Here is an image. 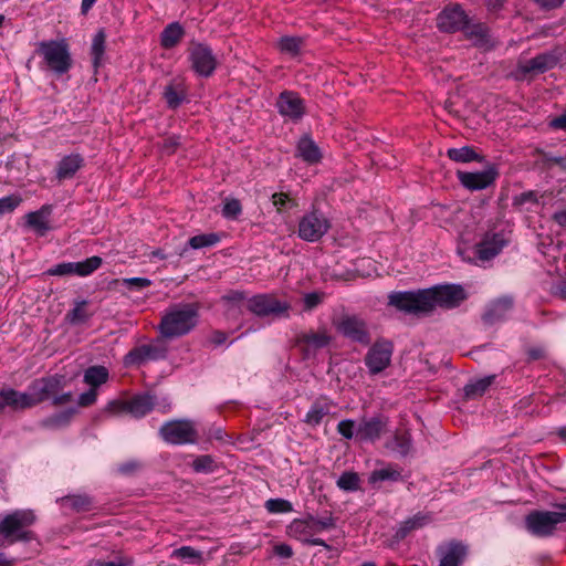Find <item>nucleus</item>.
Listing matches in <instances>:
<instances>
[{"instance_id": "nucleus-1", "label": "nucleus", "mask_w": 566, "mask_h": 566, "mask_svg": "<svg viewBox=\"0 0 566 566\" xmlns=\"http://www.w3.org/2000/svg\"><path fill=\"white\" fill-rule=\"evenodd\" d=\"M389 305L407 314H428L436 307L453 310L468 298V293L460 284H438L417 291L391 292Z\"/></svg>"}, {"instance_id": "nucleus-2", "label": "nucleus", "mask_w": 566, "mask_h": 566, "mask_svg": "<svg viewBox=\"0 0 566 566\" xmlns=\"http://www.w3.org/2000/svg\"><path fill=\"white\" fill-rule=\"evenodd\" d=\"M198 318L199 306L196 303H179L166 311L158 328L163 337L172 339L190 333Z\"/></svg>"}, {"instance_id": "nucleus-3", "label": "nucleus", "mask_w": 566, "mask_h": 566, "mask_svg": "<svg viewBox=\"0 0 566 566\" xmlns=\"http://www.w3.org/2000/svg\"><path fill=\"white\" fill-rule=\"evenodd\" d=\"M36 521L35 513L30 510H14L0 520V546H10L18 542L30 543L35 533L29 530Z\"/></svg>"}, {"instance_id": "nucleus-4", "label": "nucleus", "mask_w": 566, "mask_h": 566, "mask_svg": "<svg viewBox=\"0 0 566 566\" xmlns=\"http://www.w3.org/2000/svg\"><path fill=\"white\" fill-rule=\"evenodd\" d=\"M558 511H531L524 518L525 530L533 536H553L557 525L566 522V503H556Z\"/></svg>"}, {"instance_id": "nucleus-5", "label": "nucleus", "mask_w": 566, "mask_h": 566, "mask_svg": "<svg viewBox=\"0 0 566 566\" xmlns=\"http://www.w3.org/2000/svg\"><path fill=\"white\" fill-rule=\"evenodd\" d=\"M36 53L43 57L48 69L57 75L67 73L72 67L73 61L65 40L41 41Z\"/></svg>"}, {"instance_id": "nucleus-6", "label": "nucleus", "mask_w": 566, "mask_h": 566, "mask_svg": "<svg viewBox=\"0 0 566 566\" xmlns=\"http://www.w3.org/2000/svg\"><path fill=\"white\" fill-rule=\"evenodd\" d=\"M331 228V219L316 206H312L298 220L297 237L305 242H318Z\"/></svg>"}, {"instance_id": "nucleus-7", "label": "nucleus", "mask_w": 566, "mask_h": 566, "mask_svg": "<svg viewBox=\"0 0 566 566\" xmlns=\"http://www.w3.org/2000/svg\"><path fill=\"white\" fill-rule=\"evenodd\" d=\"M158 434L168 444H196L199 434L191 419H175L166 421L159 428Z\"/></svg>"}, {"instance_id": "nucleus-8", "label": "nucleus", "mask_w": 566, "mask_h": 566, "mask_svg": "<svg viewBox=\"0 0 566 566\" xmlns=\"http://www.w3.org/2000/svg\"><path fill=\"white\" fill-rule=\"evenodd\" d=\"M156 405V397L149 392L133 396L129 400H112L106 409L113 413L127 412L139 419L148 415Z\"/></svg>"}, {"instance_id": "nucleus-9", "label": "nucleus", "mask_w": 566, "mask_h": 566, "mask_svg": "<svg viewBox=\"0 0 566 566\" xmlns=\"http://www.w3.org/2000/svg\"><path fill=\"white\" fill-rule=\"evenodd\" d=\"M247 308L258 317H289L291 305L271 294H258L248 300Z\"/></svg>"}, {"instance_id": "nucleus-10", "label": "nucleus", "mask_w": 566, "mask_h": 566, "mask_svg": "<svg viewBox=\"0 0 566 566\" xmlns=\"http://www.w3.org/2000/svg\"><path fill=\"white\" fill-rule=\"evenodd\" d=\"M188 53L191 69L196 74L202 77H209L213 74L217 69V57L208 44L192 41Z\"/></svg>"}, {"instance_id": "nucleus-11", "label": "nucleus", "mask_w": 566, "mask_h": 566, "mask_svg": "<svg viewBox=\"0 0 566 566\" xmlns=\"http://www.w3.org/2000/svg\"><path fill=\"white\" fill-rule=\"evenodd\" d=\"M394 344L390 340H376L368 349L364 361L370 375L382 373L391 363Z\"/></svg>"}, {"instance_id": "nucleus-12", "label": "nucleus", "mask_w": 566, "mask_h": 566, "mask_svg": "<svg viewBox=\"0 0 566 566\" xmlns=\"http://www.w3.org/2000/svg\"><path fill=\"white\" fill-rule=\"evenodd\" d=\"M102 258L93 255L80 262H62L46 271V274L52 276H87L91 275L102 265Z\"/></svg>"}, {"instance_id": "nucleus-13", "label": "nucleus", "mask_w": 566, "mask_h": 566, "mask_svg": "<svg viewBox=\"0 0 566 566\" xmlns=\"http://www.w3.org/2000/svg\"><path fill=\"white\" fill-rule=\"evenodd\" d=\"M336 329L340 335L354 343L367 346L371 342L366 323L355 315L342 317L336 324Z\"/></svg>"}, {"instance_id": "nucleus-14", "label": "nucleus", "mask_w": 566, "mask_h": 566, "mask_svg": "<svg viewBox=\"0 0 566 566\" xmlns=\"http://www.w3.org/2000/svg\"><path fill=\"white\" fill-rule=\"evenodd\" d=\"M560 61V53L557 50L546 51L536 56L520 62L517 65L518 74H542L554 69Z\"/></svg>"}, {"instance_id": "nucleus-15", "label": "nucleus", "mask_w": 566, "mask_h": 566, "mask_svg": "<svg viewBox=\"0 0 566 566\" xmlns=\"http://www.w3.org/2000/svg\"><path fill=\"white\" fill-rule=\"evenodd\" d=\"M457 176L464 188L476 191L491 186L499 176V171L494 165H489L482 171L469 172L459 170Z\"/></svg>"}, {"instance_id": "nucleus-16", "label": "nucleus", "mask_w": 566, "mask_h": 566, "mask_svg": "<svg viewBox=\"0 0 566 566\" xmlns=\"http://www.w3.org/2000/svg\"><path fill=\"white\" fill-rule=\"evenodd\" d=\"M167 347L161 344H144L134 347L124 357L125 366H139L148 360H160L166 358Z\"/></svg>"}, {"instance_id": "nucleus-17", "label": "nucleus", "mask_w": 566, "mask_h": 566, "mask_svg": "<svg viewBox=\"0 0 566 566\" xmlns=\"http://www.w3.org/2000/svg\"><path fill=\"white\" fill-rule=\"evenodd\" d=\"M468 15L459 4L444 8L437 18V25L440 31L453 33L463 31L468 24Z\"/></svg>"}, {"instance_id": "nucleus-18", "label": "nucleus", "mask_w": 566, "mask_h": 566, "mask_svg": "<svg viewBox=\"0 0 566 566\" xmlns=\"http://www.w3.org/2000/svg\"><path fill=\"white\" fill-rule=\"evenodd\" d=\"M388 426V417L378 413L370 418H363L358 422L357 440L360 442H375L380 439Z\"/></svg>"}, {"instance_id": "nucleus-19", "label": "nucleus", "mask_w": 566, "mask_h": 566, "mask_svg": "<svg viewBox=\"0 0 566 566\" xmlns=\"http://www.w3.org/2000/svg\"><path fill=\"white\" fill-rule=\"evenodd\" d=\"M29 396L25 391H19L4 386L0 389V413H18L28 410Z\"/></svg>"}, {"instance_id": "nucleus-20", "label": "nucleus", "mask_w": 566, "mask_h": 566, "mask_svg": "<svg viewBox=\"0 0 566 566\" xmlns=\"http://www.w3.org/2000/svg\"><path fill=\"white\" fill-rule=\"evenodd\" d=\"M514 298L511 295H503L492 301L485 308L482 321L486 325H494L504 322L513 310Z\"/></svg>"}, {"instance_id": "nucleus-21", "label": "nucleus", "mask_w": 566, "mask_h": 566, "mask_svg": "<svg viewBox=\"0 0 566 566\" xmlns=\"http://www.w3.org/2000/svg\"><path fill=\"white\" fill-rule=\"evenodd\" d=\"M507 244L502 233H486L481 242L475 244L474 253L478 260L485 262L495 258Z\"/></svg>"}, {"instance_id": "nucleus-22", "label": "nucleus", "mask_w": 566, "mask_h": 566, "mask_svg": "<svg viewBox=\"0 0 566 566\" xmlns=\"http://www.w3.org/2000/svg\"><path fill=\"white\" fill-rule=\"evenodd\" d=\"M437 554L440 556L439 566H461L468 554V546L462 542L451 541L438 546Z\"/></svg>"}, {"instance_id": "nucleus-23", "label": "nucleus", "mask_w": 566, "mask_h": 566, "mask_svg": "<svg viewBox=\"0 0 566 566\" xmlns=\"http://www.w3.org/2000/svg\"><path fill=\"white\" fill-rule=\"evenodd\" d=\"M331 337L326 333H303L297 336L296 345L302 347L303 357L305 359L311 358L315 355L317 349L328 346Z\"/></svg>"}, {"instance_id": "nucleus-24", "label": "nucleus", "mask_w": 566, "mask_h": 566, "mask_svg": "<svg viewBox=\"0 0 566 566\" xmlns=\"http://www.w3.org/2000/svg\"><path fill=\"white\" fill-rule=\"evenodd\" d=\"M84 165L85 159L81 154L73 153L63 156L56 164L55 177L59 181L72 179Z\"/></svg>"}, {"instance_id": "nucleus-25", "label": "nucleus", "mask_w": 566, "mask_h": 566, "mask_svg": "<svg viewBox=\"0 0 566 566\" xmlns=\"http://www.w3.org/2000/svg\"><path fill=\"white\" fill-rule=\"evenodd\" d=\"M289 532L291 535L298 536L302 538L306 544L312 546H323L326 549H332V546H329L323 538L319 537H306L311 533H313V525L311 524V521L308 520V515L305 518H295L291 522L289 526Z\"/></svg>"}, {"instance_id": "nucleus-26", "label": "nucleus", "mask_w": 566, "mask_h": 566, "mask_svg": "<svg viewBox=\"0 0 566 566\" xmlns=\"http://www.w3.org/2000/svg\"><path fill=\"white\" fill-rule=\"evenodd\" d=\"M401 469L397 464H387L382 468L375 469L368 476V483L376 489L381 486L382 482L402 481Z\"/></svg>"}, {"instance_id": "nucleus-27", "label": "nucleus", "mask_w": 566, "mask_h": 566, "mask_svg": "<svg viewBox=\"0 0 566 566\" xmlns=\"http://www.w3.org/2000/svg\"><path fill=\"white\" fill-rule=\"evenodd\" d=\"M296 153L303 161L308 165H316L322 159V151L318 145L310 135H303L296 145Z\"/></svg>"}, {"instance_id": "nucleus-28", "label": "nucleus", "mask_w": 566, "mask_h": 566, "mask_svg": "<svg viewBox=\"0 0 566 566\" xmlns=\"http://www.w3.org/2000/svg\"><path fill=\"white\" fill-rule=\"evenodd\" d=\"M163 96L168 106H178L182 103H190L187 98V86L182 78H172L165 86Z\"/></svg>"}, {"instance_id": "nucleus-29", "label": "nucleus", "mask_w": 566, "mask_h": 566, "mask_svg": "<svg viewBox=\"0 0 566 566\" xmlns=\"http://www.w3.org/2000/svg\"><path fill=\"white\" fill-rule=\"evenodd\" d=\"M53 211L52 205H43L39 210L31 211L27 214V223L33 228L40 235H44L51 230L49 218Z\"/></svg>"}, {"instance_id": "nucleus-30", "label": "nucleus", "mask_w": 566, "mask_h": 566, "mask_svg": "<svg viewBox=\"0 0 566 566\" xmlns=\"http://www.w3.org/2000/svg\"><path fill=\"white\" fill-rule=\"evenodd\" d=\"M106 32L102 28L94 34L92 39L90 55L95 72H97V70L104 65L106 61Z\"/></svg>"}, {"instance_id": "nucleus-31", "label": "nucleus", "mask_w": 566, "mask_h": 566, "mask_svg": "<svg viewBox=\"0 0 566 566\" xmlns=\"http://www.w3.org/2000/svg\"><path fill=\"white\" fill-rule=\"evenodd\" d=\"M431 521V516L428 513L418 512L412 517L403 521L396 531L395 537L397 539L406 538L412 531L418 530L427 525Z\"/></svg>"}, {"instance_id": "nucleus-32", "label": "nucleus", "mask_w": 566, "mask_h": 566, "mask_svg": "<svg viewBox=\"0 0 566 566\" xmlns=\"http://www.w3.org/2000/svg\"><path fill=\"white\" fill-rule=\"evenodd\" d=\"M62 507H70L73 512L83 513L93 509V499L87 494H71L57 499Z\"/></svg>"}, {"instance_id": "nucleus-33", "label": "nucleus", "mask_w": 566, "mask_h": 566, "mask_svg": "<svg viewBox=\"0 0 566 566\" xmlns=\"http://www.w3.org/2000/svg\"><path fill=\"white\" fill-rule=\"evenodd\" d=\"M87 305V300H75L73 308L65 314L64 321L72 326H78L87 323L93 315L86 311Z\"/></svg>"}, {"instance_id": "nucleus-34", "label": "nucleus", "mask_w": 566, "mask_h": 566, "mask_svg": "<svg viewBox=\"0 0 566 566\" xmlns=\"http://www.w3.org/2000/svg\"><path fill=\"white\" fill-rule=\"evenodd\" d=\"M76 412L74 407L55 412L40 421V427L49 430H57L70 424L72 417Z\"/></svg>"}, {"instance_id": "nucleus-35", "label": "nucleus", "mask_w": 566, "mask_h": 566, "mask_svg": "<svg viewBox=\"0 0 566 566\" xmlns=\"http://www.w3.org/2000/svg\"><path fill=\"white\" fill-rule=\"evenodd\" d=\"M496 375H489L468 382L463 387L464 398L468 400L482 397L489 387L494 382Z\"/></svg>"}, {"instance_id": "nucleus-36", "label": "nucleus", "mask_w": 566, "mask_h": 566, "mask_svg": "<svg viewBox=\"0 0 566 566\" xmlns=\"http://www.w3.org/2000/svg\"><path fill=\"white\" fill-rule=\"evenodd\" d=\"M185 30L179 22L169 23L160 34V45L165 49L176 46L182 39Z\"/></svg>"}, {"instance_id": "nucleus-37", "label": "nucleus", "mask_w": 566, "mask_h": 566, "mask_svg": "<svg viewBox=\"0 0 566 566\" xmlns=\"http://www.w3.org/2000/svg\"><path fill=\"white\" fill-rule=\"evenodd\" d=\"M463 31L467 38L472 40L476 46H485L490 42L489 28L483 23L470 24L468 21Z\"/></svg>"}, {"instance_id": "nucleus-38", "label": "nucleus", "mask_w": 566, "mask_h": 566, "mask_svg": "<svg viewBox=\"0 0 566 566\" xmlns=\"http://www.w3.org/2000/svg\"><path fill=\"white\" fill-rule=\"evenodd\" d=\"M221 240V237L219 233L210 232V233H201L198 235H193L189 238L187 242V247L184 248L181 251V255L187 251L188 248H191L193 250H199L203 248H210L219 243Z\"/></svg>"}, {"instance_id": "nucleus-39", "label": "nucleus", "mask_w": 566, "mask_h": 566, "mask_svg": "<svg viewBox=\"0 0 566 566\" xmlns=\"http://www.w3.org/2000/svg\"><path fill=\"white\" fill-rule=\"evenodd\" d=\"M447 155L451 160L455 163H471L483 160V156L479 155L472 146L449 148Z\"/></svg>"}, {"instance_id": "nucleus-40", "label": "nucleus", "mask_w": 566, "mask_h": 566, "mask_svg": "<svg viewBox=\"0 0 566 566\" xmlns=\"http://www.w3.org/2000/svg\"><path fill=\"white\" fill-rule=\"evenodd\" d=\"M108 376L109 374L106 367L101 365L91 366L84 373V382L91 387L97 388L107 381Z\"/></svg>"}, {"instance_id": "nucleus-41", "label": "nucleus", "mask_w": 566, "mask_h": 566, "mask_svg": "<svg viewBox=\"0 0 566 566\" xmlns=\"http://www.w3.org/2000/svg\"><path fill=\"white\" fill-rule=\"evenodd\" d=\"M171 557L185 560L191 565H200L203 560V552L191 546H181L172 551Z\"/></svg>"}, {"instance_id": "nucleus-42", "label": "nucleus", "mask_w": 566, "mask_h": 566, "mask_svg": "<svg viewBox=\"0 0 566 566\" xmlns=\"http://www.w3.org/2000/svg\"><path fill=\"white\" fill-rule=\"evenodd\" d=\"M360 478L354 471H344L336 481V485L344 492H356L361 490Z\"/></svg>"}, {"instance_id": "nucleus-43", "label": "nucleus", "mask_w": 566, "mask_h": 566, "mask_svg": "<svg viewBox=\"0 0 566 566\" xmlns=\"http://www.w3.org/2000/svg\"><path fill=\"white\" fill-rule=\"evenodd\" d=\"M29 390H30V392H28V396H29L28 408L29 409L40 405L41 402H43V401H45L48 399H50L48 394H46V390L44 388V385H43V381L41 380V378L33 380L29 385Z\"/></svg>"}, {"instance_id": "nucleus-44", "label": "nucleus", "mask_w": 566, "mask_h": 566, "mask_svg": "<svg viewBox=\"0 0 566 566\" xmlns=\"http://www.w3.org/2000/svg\"><path fill=\"white\" fill-rule=\"evenodd\" d=\"M303 43L304 40L301 36H282L277 45L282 53L296 56L300 54Z\"/></svg>"}, {"instance_id": "nucleus-45", "label": "nucleus", "mask_w": 566, "mask_h": 566, "mask_svg": "<svg viewBox=\"0 0 566 566\" xmlns=\"http://www.w3.org/2000/svg\"><path fill=\"white\" fill-rule=\"evenodd\" d=\"M191 468L197 473L209 474L213 473L217 470L218 465L212 455L202 454L193 459Z\"/></svg>"}, {"instance_id": "nucleus-46", "label": "nucleus", "mask_w": 566, "mask_h": 566, "mask_svg": "<svg viewBox=\"0 0 566 566\" xmlns=\"http://www.w3.org/2000/svg\"><path fill=\"white\" fill-rule=\"evenodd\" d=\"M44 388L49 398L53 399V397L59 394L66 385V378L64 375L55 374L48 377H42Z\"/></svg>"}, {"instance_id": "nucleus-47", "label": "nucleus", "mask_w": 566, "mask_h": 566, "mask_svg": "<svg viewBox=\"0 0 566 566\" xmlns=\"http://www.w3.org/2000/svg\"><path fill=\"white\" fill-rule=\"evenodd\" d=\"M328 412L329 408L327 405L315 401L307 411L304 421L312 427H316Z\"/></svg>"}, {"instance_id": "nucleus-48", "label": "nucleus", "mask_w": 566, "mask_h": 566, "mask_svg": "<svg viewBox=\"0 0 566 566\" xmlns=\"http://www.w3.org/2000/svg\"><path fill=\"white\" fill-rule=\"evenodd\" d=\"M308 520L311 521V524L313 525L314 532L333 530L336 527V520L333 516L332 512H325V515L319 516V517L315 516L313 514H308Z\"/></svg>"}, {"instance_id": "nucleus-49", "label": "nucleus", "mask_w": 566, "mask_h": 566, "mask_svg": "<svg viewBox=\"0 0 566 566\" xmlns=\"http://www.w3.org/2000/svg\"><path fill=\"white\" fill-rule=\"evenodd\" d=\"M114 285H120L123 287H126L130 291H142L145 287H148L151 285V281L147 277H126L122 280H114L112 282Z\"/></svg>"}, {"instance_id": "nucleus-50", "label": "nucleus", "mask_w": 566, "mask_h": 566, "mask_svg": "<svg viewBox=\"0 0 566 566\" xmlns=\"http://www.w3.org/2000/svg\"><path fill=\"white\" fill-rule=\"evenodd\" d=\"M22 201V197L19 193H11L0 198V219L6 214L12 213Z\"/></svg>"}, {"instance_id": "nucleus-51", "label": "nucleus", "mask_w": 566, "mask_h": 566, "mask_svg": "<svg viewBox=\"0 0 566 566\" xmlns=\"http://www.w3.org/2000/svg\"><path fill=\"white\" fill-rule=\"evenodd\" d=\"M264 507L271 514L289 513L293 511V505L285 499H269L264 503Z\"/></svg>"}, {"instance_id": "nucleus-52", "label": "nucleus", "mask_w": 566, "mask_h": 566, "mask_svg": "<svg viewBox=\"0 0 566 566\" xmlns=\"http://www.w3.org/2000/svg\"><path fill=\"white\" fill-rule=\"evenodd\" d=\"M242 213V206L240 200L235 198L226 199L222 207V216L228 220H237Z\"/></svg>"}, {"instance_id": "nucleus-53", "label": "nucleus", "mask_w": 566, "mask_h": 566, "mask_svg": "<svg viewBox=\"0 0 566 566\" xmlns=\"http://www.w3.org/2000/svg\"><path fill=\"white\" fill-rule=\"evenodd\" d=\"M358 423L353 419H344L337 424V432L345 439H357Z\"/></svg>"}, {"instance_id": "nucleus-54", "label": "nucleus", "mask_w": 566, "mask_h": 566, "mask_svg": "<svg viewBox=\"0 0 566 566\" xmlns=\"http://www.w3.org/2000/svg\"><path fill=\"white\" fill-rule=\"evenodd\" d=\"M275 106H303V101L298 93L293 91H283L279 95Z\"/></svg>"}, {"instance_id": "nucleus-55", "label": "nucleus", "mask_w": 566, "mask_h": 566, "mask_svg": "<svg viewBox=\"0 0 566 566\" xmlns=\"http://www.w3.org/2000/svg\"><path fill=\"white\" fill-rule=\"evenodd\" d=\"M537 205L538 203V197L537 192L534 190H528L525 192H522L520 195L514 196L513 198V207L517 209H523L525 205Z\"/></svg>"}, {"instance_id": "nucleus-56", "label": "nucleus", "mask_w": 566, "mask_h": 566, "mask_svg": "<svg viewBox=\"0 0 566 566\" xmlns=\"http://www.w3.org/2000/svg\"><path fill=\"white\" fill-rule=\"evenodd\" d=\"M394 450L406 457L411 449V438L408 434H399L394 439Z\"/></svg>"}, {"instance_id": "nucleus-57", "label": "nucleus", "mask_w": 566, "mask_h": 566, "mask_svg": "<svg viewBox=\"0 0 566 566\" xmlns=\"http://www.w3.org/2000/svg\"><path fill=\"white\" fill-rule=\"evenodd\" d=\"M536 153L541 155L542 161L546 166L549 167L551 165H557L563 170H566V159H564V157H562V156H554L552 153H547V151H544L542 149H537Z\"/></svg>"}, {"instance_id": "nucleus-58", "label": "nucleus", "mask_w": 566, "mask_h": 566, "mask_svg": "<svg viewBox=\"0 0 566 566\" xmlns=\"http://www.w3.org/2000/svg\"><path fill=\"white\" fill-rule=\"evenodd\" d=\"M273 205L279 209H291L296 206V203L285 193L279 192L272 196Z\"/></svg>"}, {"instance_id": "nucleus-59", "label": "nucleus", "mask_w": 566, "mask_h": 566, "mask_svg": "<svg viewBox=\"0 0 566 566\" xmlns=\"http://www.w3.org/2000/svg\"><path fill=\"white\" fill-rule=\"evenodd\" d=\"M324 293L310 292L304 295V308L312 311L323 302Z\"/></svg>"}, {"instance_id": "nucleus-60", "label": "nucleus", "mask_w": 566, "mask_h": 566, "mask_svg": "<svg viewBox=\"0 0 566 566\" xmlns=\"http://www.w3.org/2000/svg\"><path fill=\"white\" fill-rule=\"evenodd\" d=\"M97 399V389L91 387L87 391L80 395L77 403L81 407H88L93 405Z\"/></svg>"}, {"instance_id": "nucleus-61", "label": "nucleus", "mask_w": 566, "mask_h": 566, "mask_svg": "<svg viewBox=\"0 0 566 566\" xmlns=\"http://www.w3.org/2000/svg\"><path fill=\"white\" fill-rule=\"evenodd\" d=\"M142 463L137 460H129L119 464L118 472L123 475H132L142 469Z\"/></svg>"}, {"instance_id": "nucleus-62", "label": "nucleus", "mask_w": 566, "mask_h": 566, "mask_svg": "<svg viewBox=\"0 0 566 566\" xmlns=\"http://www.w3.org/2000/svg\"><path fill=\"white\" fill-rule=\"evenodd\" d=\"M179 144H180L179 137H177V136L167 137L163 140L161 150L166 154H172V153H175V150L177 149Z\"/></svg>"}, {"instance_id": "nucleus-63", "label": "nucleus", "mask_w": 566, "mask_h": 566, "mask_svg": "<svg viewBox=\"0 0 566 566\" xmlns=\"http://www.w3.org/2000/svg\"><path fill=\"white\" fill-rule=\"evenodd\" d=\"M305 108H280L282 116L290 117L293 122H297L305 114Z\"/></svg>"}, {"instance_id": "nucleus-64", "label": "nucleus", "mask_w": 566, "mask_h": 566, "mask_svg": "<svg viewBox=\"0 0 566 566\" xmlns=\"http://www.w3.org/2000/svg\"><path fill=\"white\" fill-rule=\"evenodd\" d=\"M95 566H127L129 565V559L125 557H117L115 560L104 562V560H94Z\"/></svg>"}]
</instances>
